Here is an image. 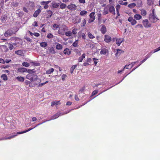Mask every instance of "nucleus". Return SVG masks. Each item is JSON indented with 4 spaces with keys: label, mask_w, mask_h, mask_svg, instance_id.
Here are the masks:
<instances>
[{
    "label": "nucleus",
    "mask_w": 160,
    "mask_h": 160,
    "mask_svg": "<svg viewBox=\"0 0 160 160\" xmlns=\"http://www.w3.org/2000/svg\"><path fill=\"white\" fill-rule=\"evenodd\" d=\"M32 71V70L28 69L27 71V72L29 73L27 74L26 76V78L29 79L31 82L35 81H37V83H35L37 85L38 83L41 82V80L39 78H38V76L34 74L31 73Z\"/></svg>",
    "instance_id": "1"
},
{
    "label": "nucleus",
    "mask_w": 160,
    "mask_h": 160,
    "mask_svg": "<svg viewBox=\"0 0 160 160\" xmlns=\"http://www.w3.org/2000/svg\"><path fill=\"white\" fill-rule=\"evenodd\" d=\"M154 11H152V12L149 16V19L151 22L155 23L158 20V19L156 17Z\"/></svg>",
    "instance_id": "2"
},
{
    "label": "nucleus",
    "mask_w": 160,
    "mask_h": 160,
    "mask_svg": "<svg viewBox=\"0 0 160 160\" xmlns=\"http://www.w3.org/2000/svg\"><path fill=\"white\" fill-rule=\"evenodd\" d=\"M68 27L66 26H64L62 28H60L58 32L59 35H63L65 33V31L68 30Z\"/></svg>",
    "instance_id": "3"
},
{
    "label": "nucleus",
    "mask_w": 160,
    "mask_h": 160,
    "mask_svg": "<svg viewBox=\"0 0 160 160\" xmlns=\"http://www.w3.org/2000/svg\"><path fill=\"white\" fill-rule=\"evenodd\" d=\"M142 23L143 27L145 28H150L152 26V24L149 22L147 19L143 20L142 21Z\"/></svg>",
    "instance_id": "4"
},
{
    "label": "nucleus",
    "mask_w": 160,
    "mask_h": 160,
    "mask_svg": "<svg viewBox=\"0 0 160 160\" xmlns=\"http://www.w3.org/2000/svg\"><path fill=\"white\" fill-rule=\"evenodd\" d=\"M40 124H38L36 126V127H37V126L40 125ZM35 127H34L33 128H29L28 130H27L24 131H22V132H18L17 133V134H15V135H11V138H14L15 136H17V134H22V133L26 132H28V131H30V130H32L33 128H34Z\"/></svg>",
    "instance_id": "5"
},
{
    "label": "nucleus",
    "mask_w": 160,
    "mask_h": 160,
    "mask_svg": "<svg viewBox=\"0 0 160 160\" xmlns=\"http://www.w3.org/2000/svg\"><path fill=\"white\" fill-rule=\"evenodd\" d=\"M112 40L111 37L109 35H105L104 36V40L106 42L108 43L112 41Z\"/></svg>",
    "instance_id": "6"
},
{
    "label": "nucleus",
    "mask_w": 160,
    "mask_h": 160,
    "mask_svg": "<svg viewBox=\"0 0 160 160\" xmlns=\"http://www.w3.org/2000/svg\"><path fill=\"white\" fill-rule=\"evenodd\" d=\"M50 2V1H43L41 2V3L42 5V6H41L40 7L41 8L43 7L44 9H47L48 7V6L47 5Z\"/></svg>",
    "instance_id": "7"
},
{
    "label": "nucleus",
    "mask_w": 160,
    "mask_h": 160,
    "mask_svg": "<svg viewBox=\"0 0 160 160\" xmlns=\"http://www.w3.org/2000/svg\"><path fill=\"white\" fill-rule=\"evenodd\" d=\"M128 21L131 22L132 25H133L136 24L137 23L136 21L132 17H129L128 18Z\"/></svg>",
    "instance_id": "8"
},
{
    "label": "nucleus",
    "mask_w": 160,
    "mask_h": 160,
    "mask_svg": "<svg viewBox=\"0 0 160 160\" xmlns=\"http://www.w3.org/2000/svg\"><path fill=\"white\" fill-rule=\"evenodd\" d=\"M146 60V59L145 58V59H143L142 60L141 62H140V63L136 67L134 68L133 69H132V71H131L130 72H129L128 74L127 75H126V76L123 78V79H124V78L125 77H126L129 74H130L132 72V71H133L134 70L136 69L137 68H138L139 66H140L142 63H143Z\"/></svg>",
    "instance_id": "9"
},
{
    "label": "nucleus",
    "mask_w": 160,
    "mask_h": 160,
    "mask_svg": "<svg viewBox=\"0 0 160 160\" xmlns=\"http://www.w3.org/2000/svg\"><path fill=\"white\" fill-rule=\"evenodd\" d=\"M124 41L123 38H117L116 40V42L117 45L119 46Z\"/></svg>",
    "instance_id": "10"
},
{
    "label": "nucleus",
    "mask_w": 160,
    "mask_h": 160,
    "mask_svg": "<svg viewBox=\"0 0 160 160\" xmlns=\"http://www.w3.org/2000/svg\"><path fill=\"white\" fill-rule=\"evenodd\" d=\"M100 31L101 33L103 34H104L106 33L107 30L106 27L105 25H102V27L100 29Z\"/></svg>",
    "instance_id": "11"
},
{
    "label": "nucleus",
    "mask_w": 160,
    "mask_h": 160,
    "mask_svg": "<svg viewBox=\"0 0 160 160\" xmlns=\"http://www.w3.org/2000/svg\"><path fill=\"white\" fill-rule=\"evenodd\" d=\"M76 6L73 4H71L68 6V8L70 10H74L76 9Z\"/></svg>",
    "instance_id": "12"
},
{
    "label": "nucleus",
    "mask_w": 160,
    "mask_h": 160,
    "mask_svg": "<svg viewBox=\"0 0 160 160\" xmlns=\"http://www.w3.org/2000/svg\"><path fill=\"white\" fill-rule=\"evenodd\" d=\"M108 49L105 48H103L100 51V53L101 54L105 55L107 53H108Z\"/></svg>",
    "instance_id": "13"
},
{
    "label": "nucleus",
    "mask_w": 160,
    "mask_h": 160,
    "mask_svg": "<svg viewBox=\"0 0 160 160\" xmlns=\"http://www.w3.org/2000/svg\"><path fill=\"white\" fill-rule=\"evenodd\" d=\"M18 71L21 72H27V69L24 68H20L18 69Z\"/></svg>",
    "instance_id": "14"
},
{
    "label": "nucleus",
    "mask_w": 160,
    "mask_h": 160,
    "mask_svg": "<svg viewBox=\"0 0 160 160\" xmlns=\"http://www.w3.org/2000/svg\"><path fill=\"white\" fill-rule=\"evenodd\" d=\"M64 53L68 55H69L71 54V51L68 48H65L63 51Z\"/></svg>",
    "instance_id": "15"
},
{
    "label": "nucleus",
    "mask_w": 160,
    "mask_h": 160,
    "mask_svg": "<svg viewBox=\"0 0 160 160\" xmlns=\"http://www.w3.org/2000/svg\"><path fill=\"white\" fill-rule=\"evenodd\" d=\"M124 52L121 49H117V52L115 54V56L117 57L119 56L123 52Z\"/></svg>",
    "instance_id": "16"
},
{
    "label": "nucleus",
    "mask_w": 160,
    "mask_h": 160,
    "mask_svg": "<svg viewBox=\"0 0 160 160\" xmlns=\"http://www.w3.org/2000/svg\"><path fill=\"white\" fill-rule=\"evenodd\" d=\"M48 51L49 52L52 54H54L56 53L55 50L52 47L48 49Z\"/></svg>",
    "instance_id": "17"
},
{
    "label": "nucleus",
    "mask_w": 160,
    "mask_h": 160,
    "mask_svg": "<svg viewBox=\"0 0 160 160\" xmlns=\"http://www.w3.org/2000/svg\"><path fill=\"white\" fill-rule=\"evenodd\" d=\"M61 115L62 114L61 113H57L52 117V119H56Z\"/></svg>",
    "instance_id": "18"
},
{
    "label": "nucleus",
    "mask_w": 160,
    "mask_h": 160,
    "mask_svg": "<svg viewBox=\"0 0 160 160\" xmlns=\"http://www.w3.org/2000/svg\"><path fill=\"white\" fill-rule=\"evenodd\" d=\"M134 18L137 20H139L142 18V16L140 14H136L134 15Z\"/></svg>",
    "instance_id": "19"
},
{
    "label": "nucleus",
    "mask_w": 160,
    "mask_h": 160,
    "mask_svg": "<svg viewBox=\"0 0 160 160\" xmlns=\"http://www.w3.org/2000/svg\"><path fill=\"white\" fill-rule=\"evenodd\" d=\"M52 14V11H47L46 14V18H50Z\"/></svg>",
    "instance_id": "20"
},
{
    "label": "nucleus",
    "mask_w": 160,
    "mask_h": 160,
    "mask_svg": "<svg viewBox=\"0 0 160 160\" xmlns=\"http://www.w3.org/2000/svg\"><path fill=\"white\" fill-rule=\"evenodd\" d=\"M19 81L23 82L24 80V78L23 77L18 76L16 78Z\"/></svg>",
    "instance_id": "21"
},
{
    "label": "nucleus",
    "mask_w": 160,
    "mask_h": 160,
    "mask_svg": "<svg viewBox=\"0 0 160 160\" xmlns=\"http://www.w3.org/2000/svg\"><path fill=\"white\" fill-rule=\"evenodd\" d=\"M15 53L20 56H22L23 55V51L22 50H19L15 51Z\"/></svg>",
    "instance_id": "22"
},
{
    "label": "nucleus",
    "mask_w": 160,
    "mask_h": 160,
    "mask_svg": "<svg viewBox=\"0 0 160 160\" xmlns=\"http://www.w3.org/2000/svg\"><path fill=\"white\" fill-rule=\"evenodd\" d=\"M60 101L55 100L52 102L51 106H53L55 105H58Z\"/></svg>",
    "instance_id": "23"
},
{
    "label": "nucleus",
    "mask_w": 160,
    "mask_h": 160,
    "mask_svg": "<svg viewBox=\"0 0 160 160\" xmlns=\"http://www.w3.org/2000/svg\"><path fill=\"white\" fill-rule=\"evenodd\" d=\"M17 45V43H13L12 42H11V43L10 45H11V50L15 48L16 47Z\"/></svg>",
    "instance_id": "24"
},
{
    "label": "nucleus",
    "mask_w": 160,
    "mask_h": 160,
    "mask_svg": "<svg viewBox=\"0 0 160 160\" xmlns=\"http://www.w3.org/2000/svg\"><path fill=\"white\" fill-rule=\"evenodd\" d=\"M77 67V65H73L72 66L70 69V72L71 73H73L74 70Z\"/></svg>",
    "instance_id": "25"
},
{
    "label": "nucleus",
    "mask_w": 160,
    "mask_h": 160,
    "mask_svg": "<svg viewBox=\"0 0 160 160\" xmlns=\"http://www.w3.org/2000/svg\"><path fill=\"white\" fill-rule=\"evenodd\" d=\"M48 45L47 43L45 42H42L40 43V46L42 47L45 48Z\"/></svg>",
    "instance_id": "26"
},
{
    "label": "nucleus",
    "mask_w": 160,
    "mask_h": 160,
    "mask_svg": "<svg viewBox=\"0 0 160 160\" xmlns=\"http://www.w3.org/2000/svg\"><path fill=\"white\" fill-rule=\"evenodd\" d=\"M85 54L84 53L81 56L79 57L78 58V61L79 62H82L83 60V59L85 58Z\"/></svg>",
    "instance_id": "27"
},
{
    "label": "nucleus",
    "mask_w": 160,
    "mask_h": 160,
    "mask_svg": "<svg viewBox=\"0 0 160 160\" xmlns=\"http://www.w3.org/2000/svg\"><path fill=\"white\" fill-rule=\"evenodd\" d=\"M62 48V45L59 43H58L56 46V48L58 50H60Z\"/></svg>",
    "instance_id": "28"
},
{
    "label": "nucleus",
    "mask_w": 160,
    "mask_h": 160,
    "mask_svg": "<svg viewBox=\"0 0 160 160\" xmlns=\"http://www.w3.org/2000/svg\"><path fill=\"white\" fill-rule=\"evenodd\" d=\"M59 25L56 24H54L53 25L52 29L54 30H57L59 28Z\"/></svg>",
    "instance_id": "29"
},
{
    "label": "nucleus",
    "mask_w": 160,
    "mask_h": 160,
    "mask_svg": "<svg viewBox=\"0 0 160 160\" xmlns=\"http://www.w3.org/2000/svg\"><path fill=\"white\" fill-rule=\"evenodd\" d=\"M41 11H35V12L33 14V16L34 17H37L39 13L41 12Z\"/></svg>",
    "instance_id": "30"
},
{
    "label": "nucleus",
    "mask_w": 160,
    "mask_h": 160,
    "mask_svg": "<svg viewBox=\"0 0 160 160\" xmlns=\"http://www.w3.org/2000/svg\"><path fill=\"white\" fill-rule=\"evenodd\" d=\"M54 71V69L51 68L49 69L48 70L46 71V74H51V73L53 72Z\"/></svg>",
    "instance_id": "31"
},
{
    "label": "nucleus",
    "mask_w": 160,
    "mask_h": 160,
    "mask_svg": "<svg viewBox=\"0 0 160 160\" xmlns=\"http://www.w3.org/2000/svg\"><path fill=\"white\" fill-rule=\"evenodd\" d=\"M78 29L76 28H73L72 30V34L73 35H76L77 33Z\"/></svg>",
    "instance_id": "32"
},
{
    "label": "nucleus",
    "mask_w": 160,
    "mask_h": 160,
    "mask_svg": "<svg viewBox=\"0 0 160 160\" xmlns=\"http://www.w3.org/2000/svg\"><path fill=\"white\" fill-rule=\"evenodd\" d=\"M136 28H140L142 29H143V26L141 24H138L135 26Z\"/></svg>",
    "instance_id": "33"
},
{
    "label": "nucleus",
    "mask_w": 160,
    "mask_h": 160,
    "mask_svg": "<svg viewBox=\"0 0 160 160\" xmlns=\"http://www.w3.org/2000/svg\"><path fill=\"white\" fill-rule=\"evenodd\" d=\"M88 37L90 39H92L95 38V37L90 32L88 33Z\"/></svg>",
    "instance_id": "34"
},
{
    "label": "nucleus",
    "mask_w": 160,
    "mask_h": 160,
    "mask_svg": "<svg viewBox=\"0 0 160 160\" xmlns=\"http://www.w3.org/2000/svg\"><path fill=\"white\" fill-rule=\"evenodd\" d=\"M4 35L5 37H8L10 35V31L8 30L4 33Z\"/></svg>",
    "instance_id": "35"
},
{
    "label": "nucleus",
    "mask_w": 160,
    "mask_h": 160,
    "mask_svg": "<svg viewBox=\"0 0 160 160\" xmlns=\"http://www.w3.org/2000/svg\"><path fill=\"white\" fill-rule=\"evenodd\" d=\"M65 34L67 36L70 37L72 35V32L70 31H69L65 32Z\"/></svg>",
    "instance_id": "36"
},
{
    "label": "nucleus",
    "mask_w": 160,
    "mask_h": 160,
    "mask_svg": "<svg viewBox=\"0 0 160 160\" xmlns=\"http://www.w3.org/2000/svg\"><path fill=\"white\" fill-rule=\"evenodd\" d=\"M81 21V19L80 18L78 17H76V19L75 21V23H78L80 22Z\"/></svg>",
    "instance_id": "37"
},
{
    "label": "nucleus",
    "mask_w": 160,
    "mask_h": 160,
    "mask_svg": "<svg viewBox=\"0 0 160 160\" xmlns=\"http://www.w3.org/2000/svg\"><path fill=\"white\" fill-rule=\"evenodd\" d=\"M22 65L26 67H28L30 66L29 64L27 62H23L22 63Z\"/></svg>",
    "instance_id": "38"
},
{
    "label": "nucleus",
    "mask_w": 160,
    "mask_h": 160,
    "mask_svg": "<svg viewBox=\"0 0 160 160\" xmlns=\"http://www.w3.org/2000/svg\"><path fill=\"white\" fill-rule=\"evenodd\" d=\"M1 78H2L3 80L5 81L8 79L7 76L5 74H3L2 75Z\"/></svg>",
    "instance_id": "39"
},
{
    "label": "nucleus",
    "mask_w": 160,
    "mask_h": 160,
    "mask_svg": "<svg viewBox=\"0 0 160 160\" xmlns=\"http://www.w3.org/2000/svg\"><path fill=\"white\" fill-rule=\"evenodd\" d=\"M7 18V16L6 15L2 16L1 18V20L2 21L6 20Z\"/></svg>",
    "instance_id": "40"
},
{
    "label": "nucleus",
    "mask_w": 160,
    "mask_h": 160,
    "mask_svg": "<svg viewBox=\"0 0 160 160\" xmlns=\"http://www.w3.org/2000/svg\"><path fill=\"white\" fill-rule=\"evenodd\" d=\"M136 5V4L134 3H132L128 5V7L130 8H132L134 7Z\"/></svg>",
    "instance_id": "41"
},
{
    "label": "nucleus",
    "mask_w": 160,
    "mask_h": 160,
    "mask_svg": "<svg viewBox=\"0 0 160 160\" xmlns=\"http://www.w3.org/2000/svg\"><path fill=\"white\" fill-rule=\"evenodd\" d=\"M78 40H76L73 43H72V45L74 47H77L78 45Z\"/></svg>",
    "instance_id": "42"
},
{
    "label": "nucleus",
    "mask_w": 160,
    "mask_h": 160,
    "mask_svg": "<svg viewBox=\"0 0 160 160\" xmlns=\"http://www.w3.org/2000/svg\"><path fill=\"white\" fill-rule=\"evenodd\" d=\"M47 37L48 38H52L53 37V35L51 33H49L47 35Z\"/></svg>",
    "instance_id": "43"
},
{
    "label": "nucleus",
    "mask_w": 160,
    "mask_h": 160,
    "mask_svg": "<svg viewBox=\"0 0 160 160\" xmlns=\"http://www.w3.org/2000/svg\"><path fill=\"white\" fill-rule=\"evenodd\" d=\"M60 8L62 9H64L66 7V5L64 3H62L60 5Z\"/></svg>",
    "instance_id": "44"
},
{
    "label": "nucleus",
    "mask_w": 160,
    "mask_h": 160,
    "mask_svg": "<svg viewBox=\"0 0 160 160\" xmlns=\"http://www.w3.org/2000/svg\"><path fill=\"white\" fill-rule=\"evenodd\" d=\"M148 1V4L149 5H152L153 4V0H147Z\"/></svg>",
    "instance_id": "45"
},
{
    "label": "nucleus",
    "mask_w": 160,
    "mask_h": 160,
    "mask_svg": "<svg viewBox=\"0 0 160 160\" xmlns=\"http://www.w3.org/2000/svg\"><path fill=\"white\" fill-rule=\"evenodd\" d=\"M95 13L94 12H91L89 15V16L90 18H95L94 16Z\"/></svg>",
    "instance_id": "46"
},
{
    "label": "nucleus",
    "mask_w": 160,
    "mask_h": 160,
    "mask_svg": "<svg viewBox=\"0 0 160 160\" xmlns=\"http://www.w3.org/2000/svg\"><path fill=\"white\" fill-rule=\"evenodd\" d=\"M87 13V12L86 11H82L80 13V14L82 16L84 15Z\"/></svg>",
    "instance_id": "47"
},
{
    "label": "nucleus",
    "mask_w": 160,
    "mask_h": 160,
    "mask_svg": "<svg viewBox=\"0 0 160 160\" xmlns=\"http://www.w3.org/2000/svg\"><path fill=\"white\" fill-rule=\"evenodd\" d=\"M48 82V81H46L44 83H42L38 85V87H42L45 84L47 83Z\"/></svg>",
    "instance_id": "48"
},
{
    "label": "nucleus",
    "mask_w": 160,
    "mask_h": 160,
    "mask_svg": "<svg viewBox=\"0 0 160 160\" xmlns=\"http://www.w3.org/2000/svg\"><path fill=\"white\" fill-rule=\"evenodd\" d=\"M59 5V3H54L52 4V6L53 7L56 8L58 7Z\"/></svg>",
    "instance_id": "49"
},
{
    "label": "nucleus",
    "mask_w": 160,
    "mask_h": 160,
    "mask_svg": "<svg viewBox=\"0 0 160 160\" xmlns=\"http://www.w3.org/2000/svg\"><path fill=\"white\" fill-rule=\"evenodd\" d=\"M98 90H96L94 91L92 93V96H94L98 92Z\"/></svg>",
    "instance_id": "50"
},
{
    "label": "nucleus",
    "mask_w": 160,
    "mask_h": 160,
    "mask_svg": "<svg viewBox=\"0 0 160 160\" xmlns=\"http://www.w3.org/2000/svg\"><path fill=\"white\" fill-rule=\"evenodd\" d=\"M141 13L143 16H145L147 14L146 11H141Z\"/></svg>",
    "instance_id": "51"
},
{
    "label": "nucleus",
    "mask_w": 160,
    "mask_h": 160,
    "mask_svg": "<svg viewBox=\"0 0 160 160\" xmlns=\"http://www.w3.org/2000/svg\"><path fill=\"white\" fill-rule=\"evenodd\" d=\"M85 86H83L82 88L79 91V92L80 93L82 92L85 90Z\"/></svg>",
    "instance_id": "52"
},
{
    "label": "nucleus",
    "mask_w": 160,
    "mask_h": 160,
    "mask_svg": "<svg viewBox=\"0 0 160 160\" xmlns=\"http://www.w3.org/2000/svg\"><path fill=\"white\" fill-rule=\"evenodd\" d=\"M95 18H90L88 20V22L89 23H91V22H93L94 21V20H95Z\"/></svg>",
    "instance_id": "53"
},
{
    "label": "nucleus",
    "mask_w": 160,
    "mask_h": 160,
    "mask_svg": "<svg viewBox=\"0 0 160 160\" xmlns=\"http://www.w3.org/2000/svg\"><path fill=\"white\" fill-rule=\"evenodd\" d=\"M67 77V76L65 74H63L62 76V79L63 81H64L65 80V78Z\"/></svg>",
    "instance_id": "54"
},
{
    "label": "nucleus",
    "mask_w": 160,
    "mask_h": 160,
    "mask_svg": "<svg viewBox=\"0 0 160 160\" xmlns=\"http://www.w3.org/2000/svg\"><path fill=\"white\" fill-rule=\"evenodd\" d=\"M86 20L85 19H83L82 21V26H84L86 24Z\"/></svg>",
    "instance_id": "55"
},
{
    "label": "nucleus",
    "mask_w": 160,
    "mask_h": 160,
    "mask_svg": "<svg viewBox=\"0 0 160 160\" xmlns=\"http://www.w3.org/2000/svg\"><path fill=\"white\" fill-rule=\"evenodd\" d=\"M74 98H75V100L76 101H79L80 100L79 98L78 97V95H75Z\"/></svg>",
    "instance_id": "56"
},
{
    "label": "nucleus",
    "mask_w": 160,
    "mask_h": 160,
    "mask_svg": "<svg viewBox=\"0 0 160 160\" xmlns=\"http://www.w3.org/2000/svg\"><path fill=\"white\" fill-rule=\"evenodd\" d=\"M142 2L141 0H138V5L139 6H140L142 5Z\"/></svg>",
    "instance_id": "57"
},
{
    "label": "nucleus",
    "mask_w": 160,
    "mask_h": 160,
    "mask_svg": "<svg viewBox=\"0 0 160 160\" xmlns=\"http://www.w3.org/2000/svg\"><path fill=\"white\" fill-rule=\"evenodd\" d=\"M137 62H132L131 64H130L131 65H131V67H130V69L131 68H132L133 66L134 65L137 63Z\"/></svg>",
    "instance_id": "58"
},
{
    "label": "nucleus",
    "mask_w": 160,
    "mask_h": 160,
    "mask_svg": "<svg viewBox=\"0 0 160 160\" xmlns=\"http://www.w3.org/2000/svg\"><path fill=\"white\" fill-rule=\"evenodd\" d=\"M33 35L37 37H38L40 36V34L38 32H34L33 33Z\"/></svg>",
    "instance_id": "59"
},
{
    "label": "nucleus",
    "mask_w": 160,
    "mask_h": 160,
    "mask_svg": "<svg viewBox=\"0 0 160 160\" xmlns=\"http://www.w3.org/2000/svg\"><path fill=\"white\" fill-rule=\"evenodd\" d=\"M131 64H129L128 65H126L122 69V71H124L125 69H128L129 68L128 67V66H130Z\"/></svg>",
    "instance_id": "60"
},
{
    "label": "nucleus",
    "mask_w": 160,
    "mask_h": 160,
    "mask_svg": "<svg viewBox=\"0 0 160 160\" xmlns=\"http://www.w3.org/2000/svg\"><path fill=\"white\" fill-rule=\"evenodd\" d=\"M151 55V53H149V54H148L146 56L145 58L147 60V59H148V58H149L150 57Z\"/></svg>",
    "instance_id": "61"
},
{
    "label": "nucleus",
    "mask_w": 160,
    "mask_h": 160,
    "mask_svg": "<svg viewBox=\"0 0 160 160\" xmlns=\"http://www.w3.org/2000/svg\"><path fill=\"white\" fill-rule=\"evenodd\" d=\"M160 50V46L158 48L155 49L154 50V52H157L159 51Z\"/></svg>",
    "instance_id": "62"
},
{
    "label": "nucleus",
    "mask_w": 160,
    "mask_h": 160,
    "mask_svg": "<svg viewBox=\"0 0 160 160\" xmlns=\"http://www.w3.org/2000/svg\"><path fill=\"white\" fill-rule=\"evenodd\" d=\"M92 61V59L91 58H87V62H88L89 63H91Z\"/></svg>",
    "instance_id": "63"
},
{
    "label": "nucleus",
    "mask_w": 160,
    "mask_h": 160,
    "mask_svg": "<svg viewBox=\"0 0 160 160\" xmlns=\"http://www.w3.org/2000/svg\"><path fill=\"white\" fill-rule=\"evenodd\" d=\"M25 84L26 85H28L29 84H30V82H29V81H28V80H26L25 81Z\"/></svg>",
    "instance_id": "64"
}]
</instances>
